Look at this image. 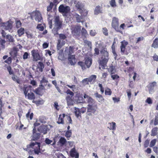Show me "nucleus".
<instances>
[{
  "mask_svg": "<svg viewBox=\"0 0 158 158\" xmlns=\"http://www.w3.org/2000/svg\"><path fill=\"white\" fill-rule=\"evenodd\" d=\"M101 59L98 60L99 65L103 69H105L109 59V54L106 48H103L101 51Z\"/></svg>",
  "mask_w": 158,
  "mask_h": 158,
  "instance_id": "nucleus-1",
  "label": "nucleus"
},
{
  "mask_svg": "<svg viewBox=\"0 0 158 158\" xmlns=\"http://www.w3.org/2000/svg\"><path fill=\"white\" fill-rule=\"evenodd\" d=\"M54 27L52 29V32L55 35L58 34V31L62 27L63 21L59 16H55L54 18Z\"/></svg>",
  "mask_w": 158,
  "mask_h": 158,
  "instance_id": "nucleus-2",
  "label": "nucleus"
},
{
  "mask_svg": "<svg viewBox=\"0 0 158 158\" xmlns=\"http://www.w3.org/2000/svg\"><path fill=\"white\" fill-rule=\"evenodd\" d=\"M31 19H34L36 21L41 22L43 20L41 15L40 12L38 11H33L30 14Z\"/></svg>",
  "mask_w": 158,
  "mask_h": 158,
  "instance_id": "nucleus-3",
  "label": "nucleus"
},
{
  "mask_svg": "<svg viewBox=\"0 0 158 158\" xmlns=\"http://www.w3.org/2000/svg\"><path fill=\"white\" fill-rule=\"evenodd\" d=\"M40 143L37 142H31L30 144L27 145L28 148H32L34 147V151L35 154L39 155V153H41L40 148Z\"/></svg>",
  "mask_w": 158,
  "mask_h": 158,
  "instance_id": "nucleus-4",
  "label": "nucleus"
},
{
  "mask_svg": "<svg viewBox=\"0 0 158 158\" xmlns=\"http://www.w3.org/2000/svg\"><path fill=\"white\" fill-rule=\"evenodd\" d=\"M1 26L2 29L8 30L9 32H10L12 27V22L11 20H9L6 23H2Z\"/></svg>",
  "mask_w": 158,
  "mask_h": 158,
  "instance_id": "nucleus-5",
  "label": "nucleus"
},
{
  "mask_svg": "<svg viewBox=\"0 0 158 158\" xmlns=\"http://www.w3.org/2000/svg\"><path fill=\"white\" fill-rule=\"evenodd\" d=\"M111 25L112 27L118 32H120L118 28L119 23L118 18L114 17L113 18Z\"/></svg>",
  "mask_w": 158,
  "mask_h": 158,
  "instance_id": "nucleus-6",
  "label": "nucleus"
},
{
  "mask_svg": "<svg viewBox=\"0 0 158 158\" xmlns=\"http://www.w3.org/2000/svg\"><path fill=\"white\" fill-rule=\"evenodd\" d=\"M81 27L79 26H75L72 28V34L74 35L79 36L80 35Z\"/></svg>",
  "mask_w": 158,
  "mask_h": 158,
  "instance_id": "nucleus-7",
  "label": "nucleus"
},
{
  "mask_svg": "<svg viewBox=\"0 0 158 158\" xmlns=\"http://www.w3.org/2000/svg\"><path fill=\"white\" fill-rule=\"evenodd\" d=\"M6 41L9 42V44L11 45L14 46L15 44V40L14 36L10 34H8L6 36Z\"/></svg>",
  "mask_w": 158,
  "mask_h": 158,
  "instance_id": "nucleus-8",
  "label": "nucleus"
},
{
  "mask_svg": "<svg viewBox=\"0 0 158 158\" xmlns=\"http://www.w3.org/2000/svg\"><path fill=\"white\" fill-rule=\"evenodd\" d=\"M33 135L31 136V140L36 141L39 139L40 137V134L37 133L36 128H33L32 131Z\"/></svg>",
  "mask_w": 158,
  "mask_h": 158,
  "instance_id": "nucleus-9",
  "label": "nucleus"
},
{
  "mask_svg": "<svg viewBox=\"0 0 158 158\" xmlns=\"http://www.w3.org/2000/svg\"><path fill=\"white\" fill-rule=\"evenodd\" d=\"M70 10V8L68 6H64L63 5H60L59 7V11L60 12L64 14L68 13Z\"/></svg>",
  "mask_w": 158,
  "mask_h": 158,
  "instance_id": "nucleus-10",
  "label": "nucleus"
},
{
  "mask_svg": "<svg viewBox=\"0 0 158 158\" xmlns=\"http://www.w3.org/2000/svg\"><path fill=\"white\" fill-rule=\"evenodd\" d=\"M96 111L95 106L92 105H88L87 114L88 115H92L91 113L94 114Z\"/></svg>",
  "mask_w": 158,
  "mask_h": 158,
  "instance_id": "nucleus-11",
  "label": "nucleus"
},
{
  "mask_svg": "<svg viewBox=\"0 0 158 158\" xmlns=\"http://www.w3.org/2000/svg\"><path fill=\"white\" fill-rule=\"evenodd\" d=\"M31 53L34 61H37L40 59V56L37 52V51L35 50H32L31 51Z\"/></svg>",
  "mask_w": 158,
  "mask_h": 158,
  "instance_id": "nucleus-12",
  "label": "nucleus"
},
{
  "mask_svg": "<svg viewBox=\"0 0 158 158\" xmlns=\"http://www.w3.org/2000/svg\"><path fill=\"white\" fill-rule=\"evenodd\" d=\"M47 126L44 125H42L38 128V130L39 132L44 134L47 133Z\"/></svg>",
  "mask_w": 158,
  "mask_h": 158,
  "instance_id": "nucleus-13",
  "label": "nucleus"
},
{
  "mask_svg": "<svg viewBox=\"0 0 158 158\" xmlns=\"http://www.w3.org/2000/svg\"><path fill=\"white\" fill-rule=\"evenodd\" d=\"M84 98L87 99V101L89 103V105H93L95 103L94 101L91 98L89 97L86 94H84Z\"/></svg>",
  "mask_w": 158,
  "mask_h": 158,
  "instance_id": "nucleus-14",
  "label": "nucleus"
},
{
  "mask_svg": "<svg viewBox=\"0 0 158 158\" xmlns=\"http://www.w3.org/2000/svg\"><path fill=\"white\" fill-rule=\"evenodd\" d=\"M70 155L73 157L75 158H79V154L76 151L75 148H72L70 151Z\"/></svg>",
  "mask_w": 158,
  "mask_h": 158,
  "instance_id": "nucleus-15",
  "label": "nucleus"
},
{
  "mask_svg": "<svg viewBox=\"0 0 158 158\" xmlns=\"http://www.w3.org/2000/svg\"><path fill=\"white\" fill-rule=\"evenodd\" d=\"M73 97H70L69 95L67 96L66 97V100L67 101V105L68 106L73 105V101L72 99Z\"/></svg>",
  "mask_w": 158,
  "mask_h": 158,
  "instance_id": "nucleus-16",
  "label": "nucleus"
},
{
  "mask_svg": "<svg viewBox=\"0 0 158 158\" xmlns=\"http://www.w3.org/2000/svg\"><path fill=\"white\" fill-rule=\"evenodd\" d=\"M22 89L25 96H27V93L29 91H31V87L30 86H27L26 85H24V86Z\"/></svg>",
  "mask_w": 158,
  "mask_h": 158,
  "instance_id": "nucleus-17",
  "label": "nucleus"
},
{
  "mask_svg": "<svg viewBox=\"0 0 158 158\" xmlns=\"http://www.w3.org/2000/svg\"><path fill=\"white\" fill-rule=\"evenodd\" d=\"M85 64L88 68H89L92 64V60L90 58L87 57L85 58Z\"/></svg>",
  "mask_w": 158,
  "mask_h": 158,
  "instance_id": "nucleus-18",
  "label": "nucleus"
},
{
  "mask_svg": "<svg viewBox=\"0 0 158 158\" xmlns=\"http://www.w3.org/2000/svg\"><path fill=\"white\" fill-rule=\"evenodd\" d=\"M94 96L96 97L97 99L100 102H101L104 100V98L102 96L98 94V93H96L94 94Z\"/></svg>",
  "mask_w": 158,
  "mask_h": 158,
  "instance_id": "nucleus-19",
  "label": "nucleus"
},
{
  "mask_svg": "<svg viewBox=\"0 0 158 158\" xmlns=\"http://www.w3.org/2000/svg\"><path fill=\"white\" fill-rule=\"evenodd\" d=\"M65 114H63L62 115L60 114L59 116L58 120L57 121V123L59 124H64V121L63 118L65 117Z\"/></svg>",
  "mask_w": 158,
  "mask_h": 158,
  "instance_id": "nucleus-20",
  "label": "nucleus"
},
{
  "mask_svg": "<svg viewBox=\"0 0 158 158\" xmlns=\"http://www.w3.org/2000/svg\"><path fill=\"white\" fill-rule=\"evenodd\" d=\"M75 16L77 22H83V21L82 20L83 19V18L82 16L79 15L77 14H75Z\"/></svg>",
  "mask_w": 158,
  "mask_h": 158,
  "instance_id": "nucleus-21",
  "label": "nucleus"
},
{
  "mask_svg": "<svg viewBox=\"0 0 158 158\" xmlns=\"http://www.w3.org/2000/svg\"><path fill=\"white\" fill-rule=\"evenodd\" d=\"M74 4L76 7L78 9H81L83 7V5L79 2L75 1L74 2Z\"/></svg>",
  "mask_w": 158,
  "mask_h": 158,
  "instance_id": "nucleus-22",
  "label": "nucleus"
},
{
  "mask_svg": "<svg viewBox=\"0 0 158 158\" xmlns=\"http://www.w3.org/2000/svg\"><path fill=\"white\" fill-rule=\"evenodd\" d=\"M156 85V83L155 81H154L151 83L149 85L150 89L149 90V93H151L152 92V90L153 89L154 87Z\"/></svg>",
  "mask_w": 158,
  "mask_h": 158,
  "instance_id": "nucleus-23",
  "label": "nucleus"
},
{
  "mask_svg": "<svg viewBox=\"0 0 158 158\" xmlns=\"http://www.w3.org/2000/svg\"><path fill=\"white\" fill-rule=\"evenodd\" d=\"M102 11L101 7L99 6H97L96 7L94 10V14L96 15H98L100 13H101Z\"/></svg>",
  "mask_w": 158,
  "mask_h": 158,
  "instance_id": "nucleus-24",
  "label": "nucleus"
},
{
  "mask_svg": "<svg viewBox=\"0 0 158 158\" xmlns=\"http://www.w3.org/2000/svg\"><path fill=\"white\" fill-rule=\"evenodd\" d=\"M44 68V65L43 63L41 62H39L37 65V68L39 69V71L41 72H42Z\"/></svg>",
  "mask_w": 158,
  "mask_h": 158,
  "instance_id": "nucleus-25",
  "label": "nucleus"
},
{
  "mask_svg": "<svg viewBox=\"0 0 158 158\" xmlns=\"http://www.w3.org/2000/svg\"><path fill=\"white\" fill-rule=\"evenodd\" d=\"M152 47L154 48H158V38H156L153 41Z\"/></svg>",
  "mask_w": 158,
  "mask_h": 158,
  "instance_id": "nucleus-26",
  "label": "nucleus"
},
{
  "mask_svg": "<svg viewBox=\"0 0 158 158\" xmlns=\"http://www.w3.org/2000/svg\"><path fill=\"white\" fill-rule=\"evenodd\" d=\"M48 24H49V27L50 29H52V19L53 17L52 16L49 15H48Z\"/></svg>",
  "mask_w": 158,
  "mask_h": 158,
  "instance_id": "nucleus-27",
  "label": "nucleus"
},
{
  "mask_svg": "<svg viewBox=\"0 0 158 158\" xmlns=\"http://www.w3.org/2000/svg\"><path fill=\"white\" fill-rule=\"evenodd\" d=\"M65 44V42L64 41H62L61 42L60 40H58V44L57 45V49L59 50L61 47Z\"/></svg>",
  "mask_w": 158,
  "mask_h": 158,
  "instance_id": "nucleus-28",
  "label": "nucleus"
},
{
  "mask_svg": "<svg viewBox=\"0 0 158 158\" xmlns=\"http://www.w3.org/2000/svg\"><path fill=\"white\" fill-rule=\"evenodd\" d=\"M108 124L110 125V127H109V129L110 130H114L116 129V123H115L114 122L109 123Z\"/></svg>",
  "mask_w": 158,
  "mask_h": 158,
  "instance_id": "nucleus-29",
  "label": "nucleus"
},
{
  "mask_svg": "<svg viewBox=\"0 0 158 158\" xmlns=\"http://www.w3.org/2000/svg\"><path fill=\"white\" fill-rule=\"evenodd\" d=\"M158 128L157 127L153 128L152 130L151 135L152 136H154L157 135Z\"/></svg>",
  "mask_w": 158,
  "mask_h": 158,
  "instance_id": "nucleus-30",
  "label": "nucleus"
},
{
  "mask_svg": "<svg viewBox=\"0 0 158 158\" xmlns=\"http://www.w3.org/2000/svg\"><path fill=\"white\" fill-rule=\"evenodd\" d=\"M96 78V76L92 75L89 78H88V80L89 82H94Z\"/></svg>",
  "mask_w": 158,
  "mask_h": 158,
  "instance_id": "nucleus-31",
  "label": "nucleus"
},
{
  "mask_svg": "<svg viewBox=\"0 0 158 158\" xmlns=\"http://www.w3.org/2000/svg\"><path fill=\"white\" fill-rule=\"evenodd\" d=\"M33 114L32 113H30V110H29L28 113L26 114V118L28 119L30 118V120H31L33 117Z\"/></svg>",
  "mask_w": 158,
  "mask_h": 158,
  "instance_id": "nucleus-32",
  "label": "nucleus"
},
{
  "mask_svg": "<svg viewBox=\"0 0 158 158\" xmlns=\"http://www.w3.org/2000/svg\"><path fill=\"white\" fill-rule=\"evenodd\" d=\"M81 33L82 35L85 37L88 35L87 31L83 27L82 28V30H81Z\"/></svg>",
  "mask_w": 158,
  "mask_h": 158,
  "instance_id": "nucleus-33",
  "label": "nucleus"
},
{
  "mask_svg": "<svg viewBox=\"0 0 158 158\" xmlns=\"http://www.w3.org/2000/svg\"><path fill=\"white\" fill-rule=\"evenodd\" d=\"M108 71L111 73V74L114 73L115 72V67L113 65H111L110 68L108 69Z\"/></svg>",
  "mask_w": 158,
  "mask_h": 158,
  "instance_id": "nucleus-34",
  "label": "nucleus"
},
{
  "mask_svg": "<svg viewBox=\"0 0 158 158\" xmlns=\"http://www.w3.org/2000/svg\"><path fill=\"white\" fill-rule=\"evenodd\" d=\"M48 83V81L47 79L44 78H43L42 80L40 81L41 84L44 86L47 85Z\"/></svg>",
  "mask_w": 158,
  "mask_h": 158,
  "instance_id": "nucleus-35",
  "label": "nucleus"
},
{
  "mask_svg": "<svg viewBox=\"0 0 158 158\" xmlns=\"http://www.w3.org/2000/svg\"><path fill=\"white\" fill-rule=\"evenodd\" d=\"M18 33L19 36H20L24 33V29L23 28H21L18 31Z\"/></svg>",
  "mask_w": 158,
  "mask_h": 158,
  "instance_id": "nucleus-36",
  "label": "nucleus"
},
{
  "mask_svg": "<svg viewBox=\"0 0 158 158\" xmlns=\"http://www.w3.org/2000/svg\"><path fill=\"white\" fill-rule=\"evenodd\" d=\"M28 98L30 100H32L35 98L34 94L33 93H28L27 94Z\"/></svg>",
  "mask_w": 158,
  "mask_h": 158,
  "instance_id": "nucleus-37",
  "label": "nucleus"
},
{
  "mask_svg": "<svg viewBox=\"0 0 158 158\" xmlns=\"http://www.w3.org/2000/svg\"><path fill=\"white\" fill-rule=\"evenodd\" d=\"M45 142V143L47 144H51L52 145H53L55 144V142H54L53 143L51 144V143L52 142V141L51 140H50L49 139L47 138L46 139Z\"/></svg>",
  "mask_w": 158,
  "mask_h": 158,
  "instance_id": "nucleus-38",
  "label": "nucleus"
},
{
  "mask_svg": "<svg viewBox=\"0 0 158 158\" xmlns=\"http://www.w3.org/2000/svg\"><path fill=\"white\" fill-rule=\"evenodd\" d=\"M66 142V139L63 137H61L58 142V143L61 144V145H64Z\"/></svg>",
  "mask_w": 158,
  "mask_h": 158,
  "instance_id": "nucleus-39",
  "label": "nucleus"
},
{
  "mask_svg": "<svg viewBox=\"0 0 158 158\" xmlns=\"http://www.w3.org/2000/svg\"><path fill=\"white\" fill-rule=\"evenodd\" d=\"M75 113L77 118H78L79 116H81L80 109L78 108H75Z\"/></svg>",
  "mask_w": 158,
  "mask_h": 158,
  "instance_id": "nucleus-40",
  "label": "nucleus"
},
{
  "mask_svg": "<svg viewBox=\"0 0 158 158\" xmlns=\"http://www.w3.org/2000/svg\"><path fill=\"white\" fill-rule=\"evenodd\" d=\"M59 40H61V42H62L63 40L66 39V37L65 35L63 34H59Z\"/></svg>",
  "mask_w": 158,
  "mask_h": 158,
  "instance_id": "nucleus-41",
  "label": "nucleus"
},
{
  "mask_svg": "<svg viewBox=\"0 0 158 158\" xmlns=\"http://www.w3.org/2000/svg\"><path fill=\"white\" fill-rule=\"evenodd\" d=\"M78 64L81 67L83 70H84L85 69V63L82 61H80L78 63Z\"/></svg>",
  "mask_w": 158,
  "mask_h": 158,
  "instance_id": "nucleus-42",
  "label": "nucleus"
},
{
  "mask_svg": "<svg viewBox=\"0 0 158 158\" xmlns=\"http://www.w3.org/2000/svg\"><path fill=\"white\" fill-rule=\"evenodd\" d=\"M105 94L106 95H110L112 93V91L109 88H107L105 90Z\"/></svg>",
  "mask_w": 158,
  "mask_h": 158,
  "instance_id": "nucleus-43",
  "label": "nucleus"
},
{
  "mask_svg": "<svg viewBox=\"0 0 158 158\" xmlns=\"http://www.w3.org/2000/svg\"><path fill=\"white\" fill-rule=\"evenodd\" d=\"M121 44L120 47L125 48L126 46L128 44V43L127 41L124 40L121 42Z\"/></svg>",
  "mask_w": 158,
  "mask_h": 158,
  "instance_id": "nucleus-44",
  "label": "nucleus"
},
{
  "mask_svg": "<svg viewBox=\"0 0 158 158\" xmlns=\"http://www.w3.org/2000/svg\"><path fill=\"white\" fill-rule=\"evenodd\" d=\"M72 135V131H71L68 130L65 133V136L67 138H69Z\"/></svg>",
  "mask_w": 158,
  "mask_h": 158,
  "instance_id": "nucleus-45",
  "label": "nucleus"
},
{
  "mask_svg": "<svg viewBox=\"0 0 158 158\" xmlns=\"http://www.w3.org/2000/svg\"><path fill=\"white\" fill-rule=\"evenodd\" d=\"M36 28L40 31H42L44 29V27L41 24H38Z\"/></svg>",
  "mask_w": 158,
  "mask_h": 158,
  "instance_id": "nucleus-46",
  "label": "nucleus"
},
{
  "mask_svg": "<svg viewBox=\"0 0 158 158\" xmlns=\"http://www.w3.org/2000/svg\"><path fill=\"white\" fill-rule=\"evenodd\" d=\"M53 6V4L52 2L50 3V5L49 6H47V10L48 11H49L52 9Z\"/></svg>",
  "mask_w": 158,
  "mask_h": 158,
  "instance_id": "nucleus-47",
  "label": "nucleus"
},
{
  "mask_svg": "<svg viewBox=\"0 0 158 158\" xmlns=\"http://www.w3.org/2000/svg\"><path fill=\"white\" fill-rule=\"evenodd\" d=\"M110 4L112 7H114L116 6L115 0H111L110 2Z\"/></svg>",
  "mask_w": 158,
  "mask_h": 158,
  "instance_id": "nucleus-48",
  "label": "nucleus"
},
{
  "mask_svg": "<svg viewBox=\"0 0 158 158\" xmlns=\"http://www.w3.org/2000/svg\"><path fill=\"white\" fill-rule=\"evenodd\" d=\"M66 93L67 94L70 95V97H73L74 95V93L73 92H72V91H71L69 89H68L67 90L66 92Z\"/></svg>",
  "mask_w": 158,
  "mask_h": 158,
  "instance_id": "nucleus-49",
  "label": "nucleus"
},
{
  "mask_svg": "<svg viewBox=\"0 0 158 158\" xmlns=\"http://www.w3.org/2000/svg\"><path fill=\"white\" fill-rule=\"evenodd\" d=\"M156 139H153L151 140V141L150 147H152L154 146L156 144Z\"/></svg>",
  "mask_w": 158,
  "mask_h": 158,
  "instance_id": "nucleus-50",
  "label": "nucleus"
},
{
  "mask_svg": "<svg viewBox=\"0 0 158 158\" xmlns=\"http://www.w3.org/2000/svg\"><path fill=\"white\" fill-rule=\"evenodd\" d=\"M120 49H121V53L122 55H123L124 54H126V55H127L128 54V53H127V52L125 53V48L120 47Z\"/></svg>",
  "mask_w": 158,
  "mask_h": 158,
  "instance_id": "nucleus-51",
  "label": "nucleus"
},
{
  "mask_svg": "<svg viewBox=\"0 0 158 158\" xmlns=\"http://www.w3.org/2000/svg\"><path fill=\"white\" fill-rule=\"evenodd\" d=\"M26 33L28 38L31 39L33 37V35L32 33L30 32H26Z\"/></svg>",
  "mask_w": 158,
  "mask_h": 158,
  "instance_id": "nucleus-52",
  "label": "nucleus"
},
{
  "mask_svg": "<svg viewBox=\"0 0 158 158\" xmlns=\"http://www.w3.org/2000/svg\"><path fill=\"white\" fill-rule=\"evenodd\" d=\"M12 59L11 57H9L7 59L5 60L4 62L8 64H10L11 63Z\"/></svg>",
  "mask_w": 158,
  "mask_h": 158,
  "instance_id": "nucleus-53",
  "label": "nucleus"
},
{
  "mask_svg": "<svg viewBox=\"0 0 158 158\" xmlns=\"http://www.w3.org/2000/svg\"><path fill=\"white\" fill-rule=\"evenodd\" d=\"M103 32L104 34L105 35H108V30L106 27L103 28Z\"/></svg>",
  "mask_w": 158,
  "mask_h": 158,
  "instance_id": "nucleus-54",
  "label": "nucleus"
},
{
  "mask_svg": "<svg viewBox=\"0 0 158 158\" xmlns=\"http://www.w3.org/2000/svg\"><path fill=\"white\" fill-rule=\"evenodd\" d=\"M68 60L69 62V63L71 65H73L75 64V60H72L71 59H68Z\"/></svg>",
  "mask_w": 158,
  "mask_h": 158,
  "instance_id": "nucleus-55",
  "label": "nucleus"
},
{
  "mask_svg": "<svg viewBox=\"0 0 158 158\" xmlns=\"http://www.w3.org/2000/svg\"><path fill=\"white\" fill-rule=\"evenodd\" d=\"M41 87L40 86L37 89H35V93L38 94H40V93L42 92L43 90L41 89Z\"/></svg>",
  "mask_w": 158,
  "mask_h": 158,
  "instance_id": "nucleus-56",
  "label": "nucleus"
},
{
  "mask_svg": "<svg viewBox=\"0 0 158 158\" xmlns=\"http://www.w3.org/2000/svg\"><path fill=\"white\" fill-rule=\"evenodd\" d=\"M82 83L85 85L88 84V82H89L88 78L84 79L83 80H82Z\"/></svg>",
  "mask_w": 158,
  "mask_h": 158,
  "instance_id": "nucleus-57",
  "label": "nucleus"
},
{
  "mask_svg": "<svg viewBox=\"0 0 158 158\" xmlns=\"http://www.w3.org/2000/svg\"><path fill=\"white\" fill-rule=\"evenodd\" d=\"M29 56V54L27 52H25L23 56V59L26 60L28 58Z\"/></svg>",
  "mask_w": 158,
  "mask_h": 158,
  "instance_id": "nucleus-58",
  "label": "nucleus"
},
{
  "mask_svg": "<svg viewBox=\"0 0 158 158\" xmlns=\"http://www.w3.org/2000/svg\"><path fill=\"white\" fill-rule=\"evenodd\" d=\"M96 34V33L94 30H91L90 32V35L92 36H94Z\"/></svg>",
  "mask_w": 158,
  "mask_h": 158,
  "instance_id": "nucleus-59",
  "label": "nucleus"
},
{
  "mask_svg": "<svg viewBox=\"0 0 158 158\" xmlns=\"http://www.w3.org/2000/svg\"><path fill=\"white\" fill-rule=\"evenodd\" d=\"M154 124L155 125H158V116L155 117Z\"/></svg>",
  "mask_w": 158,
  "mask_h": 158,
  "instance_id": "nucleus-60",
  "label": "nucleus"
},
{
  "mask_svg": "<svg viewBox=\"0 0 158 158\" xmlns=\"http://www.w3.org/2000/svg\"><path fill=\"white\" fill-rule=\"evenodd\" d=\"M149 141L148 140H146L145 141L144 144V146L145 148L147 147L149 145Z\"/></svg>",
  "mask_w": 158,
  "mask_h": 158,
  "instance_id": "nucleus-61",
  "label": "nucleus"
},
{
  "mask_svg": "<svg viewBox=\"0 0 158 158\" xmlns=\"http://www.w3.org/2000/svg\"><path fill=\"white\" fill-rule=\"evenodd\" d=\"M1 33L2 35V36L4 38H6V33L5 32V31L3 30H2L1 31Z\"/></svg>",
  "mask_w": 158,
  "mask_h": 158,
  "instance_id": "nucleus-62",
  "label": "nucleus"
},
{
  "mask_svg": "<svg viewBox=\"0 0 158 158\" xmlns=\"http://www.w3.org/2000/svg\"><path fill=\"white\" fill-rule=\"evenodd\" d=\"M146 102L149 104H152V101L150 98H148L146 100Z\"/></svg>",
  "mask_w": 158,
  "mask_h": 158,
  "instance_id": "nucleus-63",
  "label": "nucleus"
},
{
  "mask_svg": "<svg viewBox=\"0 0 158 158\" xmlns=\"http://www.w3.org/2000/svg\"><path fill=\"white\" fill-rule=\"evenodd\" d=\"M0 43L2 46L4 45L6 43V41L4 39H2L1 38L0 39Z\"/></svg>",
  "mask_w": 158,
  "mask_h": 158,
  "instance_id": "nucleus-64",
  "label": "nucleus"
}]
</instances>
